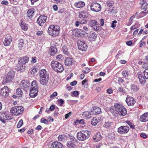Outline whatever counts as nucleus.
<instances>
[{"mask_svg": "<svg viewBox=\"0 0 148 148\" xmlns=\"http://www.w3.org/2000/svg\"><path fill=\"white\" fill-rule=\"evenodd\" d=\"M16 94L18 97H20L23 94L22 90L20 88H18L16 90Z\"/></svg>", "mask_w": 148, "mask_h": 148, "instance_id": "35", "label": "nucleus"}, {"mask_svg": "<svg viewBox=\"0 0 148 148\" xmlns=\"http://www.w3.org/2000/svg\"><path fill=\"white\" fill-rule=\"evenodd\" d=\"M73 94L75 96H77L79 95V92L77 91H75L73 92Z\"/></svg>", "mask_w": 148, "mask_h": 148, "instance_id": "62", "label": "nucleus"}, {"mask_svg": "<svg viewBox=\"0 0 148 148\" xmlns=\"http://www.w3.org/2000/svg\"><path fill=\"white\" fill-rule=\"evenodd\" d=\"M126 44L128 46H131L132 44V42L131 40H129L126 42Z\"/></svg>", "mask_w": 148, "mask_h": 148, "instance_id": "64", "label": "nucleus"}, {"mask_svg": "<svg viewBox=\"0 0 148 148\" xmlns=\"http://www.w3.org/2000/svg\"><path fill=\"white\" fill-rule=\"evenodd\" d=\"M85 5L84 2L83 1H79L78 2L75 3V6L77 8H83Z\"/></svg>", "mask_w": 148, "mask_h": 148, "instance_id": "26", "label": "nucleus"}, {"mask_svg": "<svg viewBox=\"0 0 148 148\" xmlns=\"http://www.w3.org/2000/svg\"><path fill=\"white\" fill-rule=\"evenodd\" d=\"M122 75L125 78H127L129 75L128 71L126 70L123 71L122 73Z\"/></svg>", "mask_w": 148, "mask_h": 148, "instance_id": "39", "label": "nucleus"}, {"mask_svg": "<svg viewBox=\"0 0 148 148\" xmlns=\"http://www.w3.org/2000/svg\"><path fill=\"white\" fill-rule=\"evenodd\" d=\"M35 12V10L34 8L29 10L27 12V16L29 18H32Z\"/></svg>", "mask_w": 148, "mask_h": 148, "instance_id": "28", "label": "nucleus"}, {"mask_svg": "<svg viewBox=\"0 0 148 148\" xmlns=\"http://www.w3.org/2000/svg\"><path fill=\"white\" fill-rule=\"evenodd\" d=\"M90 7L92 11L97 12L100 11L101 9L100 4L97 3H91Z\"/></svg>", "mask_w": 148, "mask_h": 148, "instance_id": "10", "label": "nucleus"}, {"mask_svg": "<svg viewBox=\"0 0 148 148\" xmlns=\"http://www.w3.org/2000/svg\"><path fill=\"white\" fill-rule=\"evenodd\" d=\"M78 49L82 51H85L88 48L87 44L84 41L79 40L78 42Z\"/></svg>", "mask_w": 148, "mask_h": 148, "instance_id": "9", "label": "nucleus"}, {"mask_svg": "<svg viewBox=\"0 0 148 148\" xmlns=\"http://www.w3.org/2000/svg\"><path fill=\"white\" fill-rule=\"evenodd\" d=\"M80 26L82 27L83 26L82 25V24H86L87 23V21L85 20H83L80 22Z\"/></svg>", "mask_w": 148, "mask_h": 148, "instance_id": "57", "label": "nucleus"}, {"mask_svg": "<svg viewBox=\"0 0 148 148\" xmlns=\"http://www.w3.org/2000/svg\"><path fill=\"white\" fill-rule=\"evenodd\" d=\"M111 125V122H109L108 121H106L105 122V124L103 125V126L106 128H109L110 127Z\"/></svg>", "mask_w": 148, "mask_h": 148, "instance_id": "42", "label": "nucleus"}, {"mask_svg": "<svg viewBox=\"0 0 148 148\" xmlns=\"http://www.w3.org/2000/svg\"><path fill=\"white\" fill-rule=\"evenodd\" d=\"M90 36L95 39L97 38V35L95 32H92L90 35Z\"/></svg>", "mask_w": 148, "mask_h": 148, "instance_id": "51", "label": "nucleus"}, {"mask_svg": "<svg viewBox=\"0 0 148 148\" xmlns=\"http://www.w3.org/2000/svg\"><path fill=\"white\" fill-rule=\"evenodd\" d=\"M21 26L22 29L24 31H26L28 29V26L27 24L24 22H22L21 24Z\"/></svg>", "mask_w": 148, "mask_h": 148, "instance_id": "37", "label": "nucleus"}, {"mask_svg": "<svg viewBox=\"0 0 148 148\" xmlns=\"http://www.w3.org/2000/svg\"><path fill=\"white\" fill-rule=\"evenodd\" d=\"M140 120L142 122H145L148 121V112L144 113L141 115Z\"/></svg>", "mask_w": 148, "mask_h": 148, "instance_id": "20", "label": "nucleus"}, {"mask_svg": "<svg viewBox=\"0 0 148 148\" xmlns=\"http://www.w3.org/2000/svg\"><path fill=\"white\" fill-rule=\"evenodd\" d=\"M117 23V21L116 20H114L112 22L111 24V27L114 28L116 26V24Z\"/></svg>", "mask_w": 148, "mask_h": 148, "instance_id": "56", "label": "nucleus"}, {"mask_svg": "<svg viewBox=\"0 0 148 148\" xmlns=\"http://www.w3.org/2000/svg\"><path fill=\"white\" fill-rule=\"evenodd\" d=\"M18 47L20 50H21L24 46V40L22 39H20L18 40Z\"/></svg>", "mask_w": 148, "mask_h": 148, "instance_id": "32", "label": "nucleus"}, {"mask_svg": "<svg viewBox=\"0 0 148 148\" xmlns=\"http://www.w3.org/2000/svg\"><path fill=\"white\" fill-rule=\"evenodd\" d=\"M40 122L41 123H44L45 124H47L48 123V121L47 120L43 118H42L41 119Z\"/></svg>", "mask_w": 148, "mask_h": 148, "instance_id": "49", "label": "nucleus"}, {"mask_svg": "<svg viewBox=\"0 0 148 148\" xmlns=\"http://www.w3.org/2000/svg\"><path fill=\"white\" fill-rule=\"evenodd\" d=\"M39 75L40 84L43 85H47L49 80V76L46 70L44 69L41 70L40 71Z\"/></svg>", "mask_w": 148, "mask_h": 148, "instance_id": "1", "label": "nucleus"}, {"mask_svg": "<svg viewBox=\"0 0 148 148\" xmlns=\"http://www.w3.org/2000/svg\"><path fill=\"white\" fill-rule=\"evenodd\" d=\"M37 69L35 68L33 69L31 71V74L32 75H34L37 73Z\"/></svg>", "mask_w": 148, "mask_h": 148, "instance_id": "48", "label": "nucleus"}, {"mask_svg": "<svg viewBox=\"0 0 148 148\" xmlns=\"http://www.w3.org/2000/svg\"><path fill=\"white\" fill-rule=\"evenodd\" d=\"M14 73L13 70L9 72L7 74L6 77L3 80V82L7 83L10 82L13 79Z\"/></svg>", "mask_w": 148, "mask_h": 148, "instance_id": "8", "label": "nucleus"}, {"mask_svg": "<svg viewBox=\"0 0 148 148\" xmlns=\"http://www.w3.org/2000/svg\"><path fill=\"white\" fill-rule=\"evenodd\" d=\"M60 30V27L59 26L50 25L49 27L48 32L49 35L55 37L59 34Z\"/></svg>", "mask_w": 148, "mask_h": 148, "instance_id": "2", "label": "nucleus"}, {"mask_svg": "<svg viewBox=\"0 0 148 148\" xmlns=\"http://www.w3.org/2000/svg\"><path fill=\"white\" fill-rule=\"evenodd\" d=\"M118 90L121 92L123 93H126V91L125 89L122 86L118 88Z\"/></svg>", "mask_w": 148, "mask_h": 148, "instance_id": "46", "label": "nucleus"}, {"mask_svg": "<svg viewBox=\"0 0 148 148\" xmlns=\"http://www.w3.org/2000/svg\"><path fill=\"white\" fill-rule=\"evenodd\" d=\"M114 106L116 114H118L122 116H125L127 114L126 109L122 105L116 103L114 104Z\"/></svg>", "mask_w": 148, "mask_h": 148, "instance_id": "6", "label": "nucleus"}, {"mask_svg": "<svg viewBox=\"0 0 148 148\" xmlns=\"http://www.w3.org/2000/svg\"><path fill=\"white\" fill-rule=\"evenodd\" d=\"M58 102H60V106H61L64 102V101L62 99H59L57 100Z\"/></svg>", "mask_w": 148, "mask_h": 148, "instance_id": "58", "label": "nucleus"}, {"mask_svg": "<svg viewBox=\"0 0 148 148\" xmlns=\"http://www.w3.org/2000/svg\"><path fill=\"white\" fill-rule=\"evenodd\" d=\"M51 66L53 70L58 73H60L64 70L62 65L56 61H52L51 62Z\"/></svg>", "mask_w": 148, "mask_h": 148, "instance_id": "3", "label": "nucleus"}, {"mask_svg": "<svg viewBox=\"0 0 148 148\" xmlns=\"http://www.w3.org/2000/svg\"><path fill=\"white\" fill-rule=\"evenodd\" d=\"M135 15H133L130 18L128 22L127 23V25L129 26L133 22V18H135Z\"/></svg>", "mask_w": 148, "mask_h": 148, "instance_id": "40", "label": "nucleus"}, {"mask_svg": "<svg viewBox=\"0 0 148 148\" xmlns=\"http://www.w3.org/2000/svg\"><path fill=\"white\" fill-rule=\"evenodd\" d=\"M71 112H70L68 113L67 114L65 115V118L66 119H68L71 115Z\"/></svg>", "mask_w": 148, "mask_h": 148, "instance_id": "63", "label": "nucleus"}, {"mask_svg": "<svg viewBox=\"0 0 148 148\" xmlns=\"http://www.w3.org/2000/svg\"><path fill=\"white\" fill-rule=\"evenodd\" d=\"M57 95V93L56 92H54L50 96V97L51 98H54Z\"/></svg>", "mask_w": 148, "mask_h": 148, "instance_id": "52", "label": "nucleus"}, {"mask_svg": "<svg viewBox=\"0 0 148 148\" xmlns=\"http://www.w3.org/2000/svg\"><path fill=\"white\" fill-rule=\"evenodd\" d=\"M144 75L146 79H148V69L145 70L144 71Z\"/></svg>", "mask_w": 148, "mask_h": 148, "instance_id": "45", "label": "nucleus"}, {"mask_svg": "<svg viewBox=\"0 0 148 148\" xmlns=\"http://www.w3.org/2000/svg\"><path fill=\"white\" fill-rule=\"evenodd\" d=\"M9 90L8 87L5 86L2 88L0 91V94L3 97L7 96L9 94Z\"/></svg>", "mask_w": 148, "mask_h": 148, "instance_id": "15", "label": "nucleus"}, {"mask_svg": "<svg viewBox=\"0 0 148 148\" xmlns=\"http://www.w3.org/2000/svg\"><path fill=\"white\" fill-rule=\"evenodd\" d=\"M93 113L95 114H100L101 112V110L100 108L97 107H93Z\"/></svg>", "mask_w": 148, "mask_h": 148, "instance_id": "24", "label": "nucleus"}, {"mask_svg": "<svg viewBox=\"0 0 148 148\" xmlns=\"http://www.w3.org/2000/svg\"><path fill=\"white\" fill-rule=\"evenodd\" d=\"M90 134V132L88 130L82 131L77 134V137L79 140L84 141L88 139Z\"/></svg>", "mask_w": 148, "mask_h": 148, "instance_id": "5", "label": "nucleus"}, {"mask_svg": "<svg viewBox=\"0 0 148 148\" xmlns=\"http://www.w3.org/2000/svg\"><path fill=\"white\" fill-rule=\"evenodd\" d=\"M75 33V35L76 36H83L86 34V32L83 30L81 29H76L73 31V34Z\"/></svg>", "mask_w": 148, "mask_h": 148, "instance_id": "16", "label": "nucleus"}, {"mask_svg": "<svg viewBox=\"0 0 148 148\" xmlns=\"http://www.w3.org/2000/svg\"><path fill=\"white\" fill-rule=\"evenodd\" d=\"M102 136L99 132L97 133L93 137V140L95 142H98L102 138Z\"/></svg>", "mask_w": 148, "mask_h": 148, "instance_id": "21", "label": "nucleus"}, {"mask_svg": "<svg viewBox=\"0 0 148 148\" xmlns=\"http://www.w3.org/2000/svg\"><path fill=\"white\" fill-rule=\"evenodd\" d=\"M66 138V136L64 134L60 135L58 137V140L60 141H64Z\"/></svg>", "mask_w": 148, "mask_h": 148, "instance_id": "36", "label": "nucleus"}, {"mask_svg": "<svg viewBox=\"0 0 148 148\" xmlns=\"http://www.w3.org/2000/svg\"><path fill=\"white\" fill-rule=\"evenodd\" d=\"M11 3L16 5L18 3L17 0H9Z\"/></svg>", "mask_w": 148, "mask_h": 148, "instance_id": "59", "label": "nucleus"}, {"mask_svg": "<svg viewBox=\"0 0 148 148\" xmlns=\"http://www.w3.org/2000/svg\"><path fill=\"white\" fill-rule=\"evenodd\" d=\"M63 51L64 54L66 55H67L68 54V49L66 46L64 45L63 46Z\"/></svg>", "mask_w": 148, "mask_h": 148, "instance_id": "44", "label": "nucleus"}, {"mask_svg": "<svg viewBox=\"0 0 148 148\" xmlns=\"http://www.w3.org/2000/svg\"><path fill=\"white\" fill-rule=\"evenodd\" d=\"M129 128L127 126H121L118 129V132L121 134L127 133L129 130Z\"/></svg>", "mask_w": 148, "mask_h": 148, "instance_id": "12", "label": "nucleus"}, {"mask_svg": "<svg viewBox=\"0 0 148 148\" xmlns=\"http://www.w3.org/2000/svg\"><path fill=\"white\" fill-rule=\"evenodd\" d=\"M141 4H143L142 6L141 7V8H143L144 9H146L147 8L146 6L148 5V4L147 3H142Z\"/></svg>", "mask_w": 148, "mask_h": 148, "instance_id": "53", "label": "nucleus"}, {"mask_svg": "<svg viewBox=\"0 0 148 148\" xmlns=\"http://www.w3.org/2000/svg\"><path fill=\"white\" fill-rule=\"evenodd\" d=\"M32 63H34L36 62V57L32 58V59L31 61Z\"/></svg>", "mask_w": 148, "mask_h": 148, "instance_id": "61", "label": "nucleus"}, {"mask_svg": "<svg viewBox=\"0 0 148 148\" xmlns=\"http://www.w3.org/2000/svg\"><path fill=\"white\" fill-rule=\"evenodd\" d=\"M25 68V66H24L23 64H20L17 65V67L16 69L17 71L21 72L24 71Z\"/></svg>", "mask_w": 148, "mask_h": 148, "instance_id": "31", "label": "nucleus"}, {"mask_svg": "<svg viewBox=\"0 0 148 148\" xmlns=\"http://www.w3.org/2000/svg\"><path fill=\"white\" fill-rule=\"evenodd\" d=\"M51 146L52 148H64L62 144L58 141L53 142Z\"/></svg>", "mask_w": 148, "mask_h": 148, "instance_id": "18", "label": "nucleus"}, {"mask_svg": "<svg viewBox=\"0 0 148 148\" xmlns=\"http://www.w3.org/2000/svg\"><path fill=\"white\" fill-rule=\"evenodd\" d=\"M17 110V115L19 116L22 114L24 111V109L21 106H18L16 107Z\"/></svg>", "mask_w": 148, "mask_h": 148, "instance_id": "29", "label": "nucleus"}, {"mask_svg": "<svg viewBox=\"0 0 148 148\" xmlns=\"http://www.w3.org/2000/svg\"><path fill=\"white\" fill-rule=\"evenodd\" d=\"M47 17L45 15H40L38 18L37 23L40 26H42L46 22Z\"/></svg>", "mask_w": 148, "mask_h": 148, "instance_id": "11", "label": "nucleus"}, {"mask_svg": "<svg viewBox=\"0 0 148 148\" xmlns=\"http://www.w3.org/2000/svg\"><path fill=\"white\" fill-rule=\"evenodd\" d=\"M57 50L56 47H51L49 51V53L51 55L53 56L57 53Z\"/></svg>", "mask_w": 148, "mask_h": 148, "instance_id": "27", "label": "nucleus"}, {"mask_svg": "<svg viewBox=\"0 0 148 148\" xmlns=\"http://www.w3.org/2000/svg\"><path fill=\"white\" fill-rule=\"evenodd\" d=\"M88 16L87 12L85 10L79 12V17L80 18H86L88 17Z\"/></svg>", "mask_w": 148, "mask_h": 148, "instance_id": "22", "label": "nucleus"}, {"mask_svg": "<svg viewBox=\"0 0 148 148\" xmlns=\"http://www.w3.org/2000/svg\"><path fill=\"white\" fill-rule=\"evenodd\" d=\"M19 85L20 87L24 89H26L29 86L28 83L27 81L24 80H23L21 82Z\"/></svg>", "mask_w": 148, "mask_h": 148, "instance_id": "25", "label": "nucleus"}, {"mask_svg": "<svg viewBox=\"0 0 148 148\" xmlns=\"http://www.w3.org/2000/svg\"><path fill=\"white\" fill-rule=\"evenodd\" d=\"M38 92L37 82L34 80L31 84L29 95L31 97H35L37 96Z\"/></svg>", "mask_w": 148, "mask_h": 148, "instance_id": "4", "label": "nucleus"}, {"mask_svg": "<svg viewBox=\"0 0 148 148\" xmlns=\"http://www.w3.org/2000/svg\"><path fill=\"white\" fill-rule=\"evenodd\" d=\"M8 3H9L8 1L4 0L2 1L1 3V4L5 5H7Z\"/></svg>", "mask_w": 148, "mask_h": 148, "instance_id": "60", "label": "nucleus"}, {"mask_svg": "<svg viewBox=\"0 0 148 148\" xmlns=\"http://www.w3.org/2000/svg\"><path fill=\"white\" fill-rule=\"evenodd\" d=\"M139 87L137 85L133 84L131 86V91L133 92H137L139 90Z\"/></svg>", "mask_w": 148, "mask_h": 148, "instance_id": "30", "label": "nucleus"}, {"mask_svg": "<svg viewBox=\"0 0 148 148\" xmlns=\"http://www.w3.org/2000/svg\"><path fill=\"white\" fill-rule=\"evenodd\" d=\"M73 62V58H67L65 60L64 64L66 66H69L72 65Z\"/></svg>", "mask_w": 148, "mask_h": 148, "instance_id": "19", "label": "nucleus"}, {"mask_svg": "<svg viewBox=\"0 0 148 148\" xmlns=\"http://www.w3.org/2000/svg\"><path fill=\"white\" fill-rule=\"evenodd\" d=\"M2 116H1V117L3 118L5 120H8L10 119L9 116L5 113H3L2 115Z\"/></svg>", "mask_w": 148, "mask_h": 148, "instance_id": "43", "label": "nucleus"}, {"mask_svg": "<svg viewBox=\"0 0 148 148\" xmlns=\"http://www.w3.org/2000/svg\"><path fill=\"white\" fill-rule=\"evenodd\" d=\"M138 77L140 84H145L146 82V79L145 78H144L143 75L142 73L138 74Z\"/></svg>", "mask_w": 148, "mask_h": 148, "instance_id": "23", "label": "nucleus"}, {"mask_svg": "<svg viewBox=\"0 0 148 148\" xmlns=\"http://www.w3.org/2000/svg\"><path fill=\"white\" fill-rule=\"evenodd\" d=\"M76 123H77V124L80 123L83 124L84 123V120L83 119H81L80 120H77L76 121Z\"/></svg>", "mask_w": 148, "mask_h": 148, "instance_id": "50", "label": "nucleus"}, {"mask_svg": "<svg viewBox=\"0 0 148 148\" xmlns=\"http://www.w3.org/2000/svg\"><path fill=\"white\" fill-rule=\"evenodd\" d=\"M126 101L128 106H133L136 102L135 99L133 97L128 95L127 97Z\"/></svg>", "mask_w": 148, "mask_h": 148, "instance_id": "13", "label": "nucleus"}, {"mask_svg": "<svg viewBox=\"0 0 148 148\" xmlns=\"http://www.w3.org/2000/svg\"><path fill=\"white\" fill-rule=\"evenodd\" d=\"M23 124V121L22 119L20 120L19 121L17 125V127L18 128H20Z\"/></svg>", "mask_w": 148, "mask_h": 148, "instance_id": "47", "label": "nucleus"}, {"mask_svg": "<svg viewBox=\"0 0 148 148\" xmlns=\"http://www.w3.org/2000/svg\"><path fill=\"white\" fill-rule=\"evenodd\" d=\"M112 1L110 0H108L106 2V4L107 6L108 7H110L112 5Z\"/></svg>", "mask_w": 148, "mask_h": 148, "instance_id": "55", "label": "nucleus"}, {"mask_svg": "<svg viewBox=\"0 0 148 148\" xmlns=\"http://www.w3.org/2000/svg\"><path fill=\"white\" fill-rule=\"evenodd\" d=\"M10 111L14 115H17V110L16 109V107H14L12 108L10 110Z\"/></svg>", "mask_w": 148, "mask_h": 148, "instance_id": "41", "label": "nucleus"}, {"mask_svg": "<svg viewBox=\"0 0 148 148\" xmlns=\"http://www.w3.org/2000/svg\"><path fill=\"white\" fill-rule=\"evenodd\" d=\"M66 145L69 148H75V145L71 141H68Z\"/></svg>", "mask_w": 148, "mask_h": 148, "instance_id": "38", "label": "nucleus"}, {"mask_svg": "<svg viewBox=\"0 0 148 148\" xmlns=\"http://www.w3.org/2000/svg\"><path fill=\"white\" fill-rule=\"evenodd\" d=\"M12 38L10 36L6 37L3 42V44L5 46H8L10 45L12 41Z\"/></svg>", "mask_w": 148, "mask_h": 148, "instance_id": "17", "label": "nucleus"}, {"mask_svg": "<svg viewBox=\"0 0 148 148\" xmlns=\"http://www.w3.org/2000/svg\"><path fill=\"white\" fill-rule=\"evenodd\" d=\"M29 56L27 55L26 56L21 57L18 60V64L24 65L27 63L29 60Z\"/></svg>", "mask_w": 148, "mask_h": 148, "instance_id": "14", "label": "nucleus"}, {"mask_svg": "<svg viewBox=\"0 0 148 148\" xmlns=\"http://www.w3.org/2000/svg\"><path fill=\"white\" fill-rule=\"evenodd\" d=\"M88 25L91 27L92 29L95 31H99L100 28L99 23L95 20H92L88 23Z\"/></svg>", "mask_w": 148, "mask_h": 148, "instance_id": "7", "label": "nucleus"}, {"mask_svg": "<svg viewBox=\"0 0 148 148\" xmlns=\"http://www.w3.org/2000/svg\"><path fill=\"white\" fill-rule=\"evenodd\" d=\"M99 121V119H97V118L96 117L94 118L91 121V124L92 125L95 126Z\"/></svg>", "mask_w": 148, "mask_h": 148, "instance_id": "34", "label": "nucleus"}, {"mask_svg": "<svg viewBox=\"0 0 148 148\" xmlns=\"http://www.w3.org/2000/svg\"><path fill=\"white\" fill-rule=\"evenodd\" d=\"M118 82L119 84H121L124 82V80L121 77H119L118 79Z\"/></svg>", "mask_w": 148, "mask_h": 148, "instance_id": "54", "label": "nucleus"}, {"mask_svg": "<svg viewBox=\"0 0 148 148\" xmlns=\"http://www.w3.org/2000/svg\"><path fill=\"white\" fill-rule=\"evenodd\" d=\"M82 115L84 117H85L86 119H87L91 117V114L88 112L86 111L83 113Z\"/></svg>", "mask_w": 148, "mask_h": 148, "instance_id": "33", "label": "nucleus"}]
</instances>
